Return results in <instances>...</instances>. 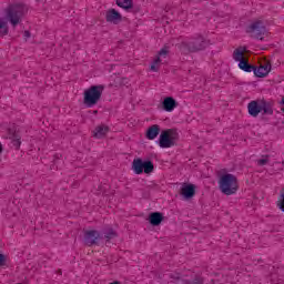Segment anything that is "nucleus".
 <instances>
[{"instance_id": "f257e3e1", "label": "nucleus", "mask_w": 284, "mask_h": 284, "mask_svg": "<svg viewBox=\"0 0 284 284\" xmlns=\"http://www.w3.org/2000/svg\"><path fill=\"white\" fill-rule=\"evenodd\" d=\"M6 17H0V37H6L9 32L8 21L11 26H19L21 19L28 14V7L23 0L11 2L4 10Z\"/></svg>"}, {"instance_id": "f03ea898", "label": "nucleus", "mask_w": 284, "mask_h": 284, "mask_svg": "<svg viewBox=\"0 0 284 284\" xmlns=\"http://www.w3.org/2000/svg\"><path fill=\"white\" fill-rule=\"evenodd\" d=\"M219 187L222 194L232 196L239 192V179L231 173H224L219 179Z\"/></svg>"}, {"instance_id": "7ed1b4c3", "label": "nucleus", "mask_w": 284, "mask_h": 284, "mask_svg": "<svg viewBox=\"0 0 284 284\" xmlns=\"http://www.w3.org/2000/svg\"><path fill=\"white\" fill-rule=\"evenodd\" d=\"M104 90L105 87H103V84L91 85L85 89L83 92V105H85V108H94V105L101 101Z\"/></svg>"}, {"instance_id": "20e7f679", "label": "nucleus", "mask_w": 284, "mask_h": 284, "mask_svg": "<svg viewBox=\"0 0 284 284\" xmlns=\"http://www.w3.org/2000/svg\"><path fill=\"white\" fill-rule=\"evenodd\" d=\"M233 59L239 64L237 67L240 70H243V72H252L254 70V65L250 64V50L245 47H239L233 52Z\"/></svg>"}, {"instance_id": "39448f33", "label": "nucleus", "mask_w": 284, "mask_h": 284, "mask_svg": "<svg viewBox=\"0 0 284 284\" xmlns=\"http://www.w3.org/2000/svg\"><path fill=\"white\" fill-rule=\"evenodd\" d=\"M178 142L179 131H176V129H166L160 133L158 145L162 148V150H168L174 148Z\"/></svg>"}, {"instance_id": "423d86ee", "label": "nucleus", "mask_w": 284, "mask_h": 284, "mask_svg": "<svg viewBox=\"0 0 284 284\" xmlns=\"http://www.w3.org/2000/svg\"><path fill=\"white\" fill-rule=\"evenodd\" d=\"M131 170L138 175L152 174V172H154V163H152V161H143L141 158H135L131 164Z\"/></svg>"}, {"instance_id": "0eeeda50", "label": "nucleus", "mask_w": 284, "mask_h": 284, "mask_svg": "<svg viewBox=\"0 0 284 284\" xmlns=\"http://www.w3.org/2000/svg\"><path fill=\"white\" fill-rule=\"evenodd\" d=\"M248 32H252L260 41H265L270 37V32L264 28L263 22L255 21L248 27Z\"/></svg>"}, {"instance_id": "6e6552de", "label": "nucleus", "mask_w": 284, "mask_h": 284, "mask_svg": "<svg viewBox=\"0 0 284 284\" xmlns=\"http://www.w3.org/2000/svg\"><path fill=\"white\" fill-rule=\"evenodd\" d=\"M252 72H254L255 77H257L258 79H263L267 77L270 72H272V64H270V61L264 60L260 62V65L257 68L253 65Z\"/></svg>"}, {"instance_id": "1a4fd4ad", "label": "nucleus", "mask_w": 284, "mask_h": 284, "mask_svg": "<svg viewBox=\"0 0 284 284\" xmlns=\"http://www.w3.org/2000/svg\"><path fill=\"white\" fill-rule=\"evenodd\" d=\"M179 108V102L173 97H164L160 102V109L163 112H174Z\"/></svg>"}, {"instance_id": "9d476101", "label": "nucleus", "mask_w": 284, "mask_h": 284, "mask_svg": "<svg viewBox=\"0 0 284 284\" xmlns=\"http://www.w3.org/2000/svg\"><path fill=\"white\" fill-rule=\"evenodd\" d=\"M106 23L119 26L123 21V16L116 9H108L104 13Z\"/></svg>"}, {"instance_id": "9b49d317", "label": "nucleus", "mask_w": 284, "mask_h": 284, "mask_svg": "<svg viewBox=\"0 0 284 284\" xmlns=\"http://www.w3.org/2000/svg\"><path fill=\"white\" fill-rule=\"evenodd\" d=\"M163 221H165V215L161 212H152L148 216V222L153 227H159V225H161V223H163Z\"/></svg>"}, {"instance_id": "f8f14e48", "label": "nucleus", "mask_w": 284, "mask_h": 284, "mask_svg": "<svg viewBox=\"0 0 284 284\" xmlns=\"http://www.w3.org/2000/svg\"><path fill=\"white\" fill-rule=\"evenodd\" d=\"M159 134H161V126L159 124H153L146 129L145 138L149 141H154Z\"/></svg>"}, {"instance_id": "ddd939ff", "label": "nucleus", "mask_w": 284, "mask_h": 284, "mask_svg": "<svg viewBox=\"0 0 284 284\" xmlns=\"http://www.w3.org/2000/svg\"><path fill=\"white\" fill-rule=\"evenodd\" d=\"M108 132H110V128H108V125L105 124H100L94 128V130L92 131V134L94 139H103L108 136Z\"/></svg>"}, {"instance_id": "4468645a", "label": "nucleus", "mask_w": 284, "mask_h": 284, "mask_svg": "<svg viewBox=\"0 0 284 284\" xmlns=\"http://www.w3.org/2000/svg\"><path fill=\"white\" fill-rule=\"evenodd\" d=\"M196 192V186L193 184H183L181 187V194L184 199H192Z\"/></svg>"}, {"instance_id": "2eb2a0df", "label": "nucleus", "mask_w": 284, "mask_h": 284, "mask_svg": "<svg viewBox=\"0 0 284 284\" xmlns=\"http://www.w3.org/2000/svg\"><path fill=\"white\" fill-rule=\"evenodd\" d=\"M263 110V102L253 101L248 104V113L251 116H257L260 112Z\"/></svg>"}, {"instance_id": "dca6fc26", "label": "nucleus", "mask_w": 284, "mask_h": 284, "mask_svg": "<svg viewBox=\"0 0 284 284\" xmlns=\"http://www.w3.org/2000/svg\"><path fill=\"white\" fill-rule=\"evenodd\" d=\"M98 239H99V232H97V231L91 230L85 233L87 245H94V243H97Z\"/></svg>"}, {"instance_id": "f3484780", "label": "nucleus", "mask_w": 284, "mask_h": 284, "mask_svg": "<svg viewBox=\"0 0 284 284\" xmlns=\"http://www.w3.org/2000/svg\"><path fill=\"white\" fill-rule=\"evenodd\" d=\"M170 54V48H162L159 53L155 55L162 63H168V57Z\"/></svg>"}, {"instance_id": "a211bd4d", "label": "nucleus", "mask_w": 284, "mask_h": 284, "mask_svg": "<svg viewBox=\"0 0 284 284\" xmlns=\"http://www.w3.org/2000/svg\"><path fill=\"white\" fill-rule=\"evenodd\" d=\"M161 65H163V63L155 57L150 64L151 72H159Z\"/></svg>"}, {"instance_id": "6ab92c4d", "label": "nucleus", "mask_w": 284, "mask_h": 284, "mask_svg": "<svg viewBox=\"0 0 284 284\" xmlns=\"http://www.w3.org/2000/svg\"><path fill=\"white\" fill-rule=\"evenodd\" d=\"M116 6L124 10H129V8H132V0H116Z\"/></svg>"}, {"instance_id": "aec40b11", "label": "nucleus", "mask_w": 284, "mask_h": 284, "mask_svg": "<svg viewBox=\"0 0 284 284\" xmlns=\"http://www.w3.org/2000/svg\"><path fill=\"white\" fill-rule=\"evenodd\" d=\"M199 47H196L194 50H203L204 48H207L210 45V42L207 40H199L196 42Z\"/></svg>"}, {"instance_id": "412c9836", "label": "nucleus", "mask_w": 284, "mask_h": 284, "mask_svg": "<svg viewBox=\"0 0 284 284\" xmlns=\"http://www.w3.org/2000/svg\"><path fill=\"white\" fill-rule=\"evenodd\" d=\"M276 205H277L278 210L284 212V192L282 194H280Z\"/></svg>"}, {"instance_id": "4be33fe9", "label": "nucleus", "mask_w": 284, "mask_h": 284, "mask_svg": "<svg viewBox=\"0 0 284 284\" xmlns=\"http://www.w3.org/2000/svg\"><path fill=\"white\" fill-rule=\"evenodd\" d=\"M13 143L17 145V148H19L21 145V138L13 139Z\"/></svg>"}, {"instance_id": "5701e85b", "label": "nucleus", "mask_w": 284, "mask_h": 284, "mask_svg": "<svg viewBox=\"0 0 284 284\" xmlns=\"http://www.w3.org/2000/svg\"><path fill=\"white\" fill-rule=\"evenodd\" d=\"M3 263H6V256L0 254V265H3Z\"/></svg>"}, {"instance_id": "b1692460", "label": "nucleus", "mask_w": 284, "mask_h": 284, "mask_svg": "<svg viewBox=\"0 0 284 284\" xmlns=\"http://www.w3.org/2000/svg\"><path fill=\"white\" fill-rule=\"evenodd\" d=\"M1 152H3V145L0 142V154H1Z\"/></svg>"}, {"instance_id": "393cba45", "label": "nucleus", "mask_w": 284, "mask_h": 284, "mask_svg": "<svg viewBox=\"0 0 284 284\" xmlns=\"http://www.w3.org/2000/svg\"><path fill=\"white\" fill-rule=\"evenodd\" d=\"M260 164L261 165L265 164V160H260Z\"/></svg>"}]
</instances>
